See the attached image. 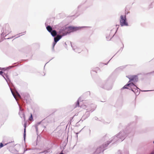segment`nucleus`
I'll list each match as a JSON object with an SVG mask.
<instances>
[{
    "label": "nucleus",
    "mask_w": 154,
    "mask_h": 154,
    "mask_svg": "<svg viewBox=\"0 0 154 154\" xmlns=\"http://www.w3.org/2000/svg\"><path fill=\"white\" fill-rule=\"evenodd\" d=\"M130 79V81L128 82L131 81H136L137 80V76L136 75H134L132 76H131L129 78Z\"/></svg>",
    "instance_id": "39448f33"
},
{
    "label": "nucleus",
    "mask_w": 154,
    "mask_h": 154,
    "mask_svg": "<svg viewBox=\"0 0 154 154\" xmlns=\"http://www.w3.org/2000/svg\"><path fill=\"white\" fill-rule=\"evenodd\" d=\"M153 143H154V141H153Z\"/></svg>",
    "instance_id": "6ab92c4d"
},
{
    "label": "nucleus",
    "mask_w": 154,
    "mask_h": 154,
    "mask_svg": "<svg viewBox=\"0 0 154 154\" xmlns=\"http://www.w3.org/2000/svg\"><path fill=\"white\" fill-rule=\"evenodd\" d=\"M12 66V67H14V66Z\"/></svg>",
    "instance_id": "dca6fc26"
},
{
    "label": "nucleus",
    "mask_w": 154,
    "mask_h": 154,
    "mask_svg": "<svg viewBox=\"0 0 154 154\" xmlns=\"http://www.w3.org/2000/svg\"><path fill=\"white\" fill-rule=\"evenodd\" d=\"M62 37V35H57V37L54 38V40L55 42L53 43V48L54 47L56 43Z\"/></svg>",
    "instance_id": "f03ea898"
},
{
    "label": "nucleus",
    "mask_w": 154,
    "mask_h": 154,
    "mask_svg": "<svg viewBox=\"0 0 154 154\" xmlns=\"http://www.w3.org/2000/svg\"><path fill=\"white\" fill-rule=\"evenodd\" d=\"M114 33H108L107 34L106 36V38L107 40H110V39L114 36Z\"/></svg>",
    "instance_id": "20e7f679"
},
{
    "label": "nucleus",
    "mask_w": 154,
    "mask_h": 154,
    "mask_svg": "<svg viewBox=\"0 0 154 154\" xmlns=\"http://www.w3.org/2000/svg\"><path fill=\"white\" fill-rule=\"evenodd\" d=\"M4 74H5V73L3 72L2 71H0V75H1L5 79V77L4 75Z\"/></svg>",
    "instance_id": "9b49d317"
},
{
    "label": "nucleus",
    "mask_w": 154,
    "mask_h": 154,
    "mask_svg": "<svg viewBox=\"0 0 154 154\" xmlns=\"http://www.w3.org/2000/svg\"><path fill=\"white\" fill-rule=\"evenodd\" d=\"M7 144V143H6V144H5V145H6Z\"/></svg>",
    "instance_id": "f3484780"
},
{
    "label": "nucleus",
    "mask_w": 154,
    "mask_h": 154,
    "mask_svg": "<svg viewBox=\"0 0 154 154\" xmlns=\"http://www.w3.org/2000/svg\"><path fill=\"white\" fill-rule=\"evenodd\" d=\"M33 119L32 116V114H31L29 118V120L30 121L32 120Z\"/></svg>",
    "instance_id": "ddd939ff"
},
{
    "label": "nucleus",
    "mask_w": 154,
    "mask_h": 154,
    "mask_svg": "<svg viewBox=\"0 0 154 154\" xmlns=\"http://www.w3.org/2000/svg\"><path fill=\"white\" fill-rule=\"evenodd\" d=\"M45 75V73L43 71L41 72H40V75L42 76H43L44 75Z\"/></svg>",
    "instance_id": "f8f14e48"
},
{
    "label": "nucleus",
    "mask_w": 154,
    "mask_h": 154,
    "mask_svg": "<svg viewBox=\"0 0 154 154\" xmlns=\"http://www.w3.org/2000/svg\"><path fill=\"white\" fill-rule=\"evenodd\" d=\"M4 75L5 77V76L6 77H7V74H6L5 73V74H4Z\"/></svg>",
    "instance_id": "2eb2a0df"
},
{
    "label": "nucleus",
    "mask_w": 154,
    "mask_h": 154,
    "mask_svg": "<svg viewBox=\"0 0 154 154\" xmlns=\"http://www.w3.org/2000/svg\"><path fill=\"white\" fill-rule=\"evenodd\" d=\"M4 146V145L2 143H1L0 144V147H2Z\"/></svg>",
    "instance_id": "4468645a"
},
{
    "label": "nucleus",
    "mask_w": 154,
    "mask_h": 154,
    "mask_svg": "<svg viewBox=\"0 0 154 154\" xmlns=\"http://www.w3.org/2000/svg\"><path fill=\"white\" fill-rule=\"evenodd\" d=\"M51 34L52 36L54 37L56 35L57 33L55 30H53L51 32Z\"/></svg>",
    "instance_id": "423d86ee"
},
{
    "label": "nucleus",
    "mask_w": 154,
    "mask_h": 154,
    "mask_svg": "<svg viewBox=\"0 0 154 154\" xmlns=\"http://www.w3.org/2000/svg\"><path fill=\"white\" fill-rule=\"evenodd\" d=\"M127 86H129L131 88H133V87H135L136 88H137V86H135L133 83H128L127 85H125L122 88V89H125V88H127Z\"/></svg>",
    "instance_id": "7ed1b4c3"
},
{
    "label": "nucleus",
    "mask_w": 154,
    "mask_h": 154,
    "mask_svg": "<svg viewBox=\"0 0 154 154\" xmlns=\"http://www.w3.org/2000/svg\"><path fill=\"white\" fill-rule=\"evenodd\" d=\"M132 91H133V90L132 89Z\"/></svg>",
    "instance_id": "a211bd4d"
},
{
    "label": "nucleus",
    "mask_w": 154,
    "mask_h": 154,
    "mask_svg": "<svg viewBox=\"0 0 154 154\" xmlns=\"http://www.w3.org/2000/svg\"><path fill=\"white\" fill-rule=\"evenodd\" d=\"M79 101L78 100L77 102L75 103V105L74 106V108H75L77 107H79Z\"/></svg>",
    "instance_id": "6e6552de"
},
{
    "label": "nucleus",
    "mask_w": 154,
    "mask_h": 154,
    "mask_svg": "<svg viewBox=\"0 0 154 154\" xmlns=\"http://www.w3.org/2000/svg\"><path fill=\"white\" fill-rule=\"evenodd\" d=\"M26 123H25L24 124V136L25 137L26 135Z\"/></svg>",
    "instance_id": "9d476101"
},
{
    "label": "nucleus",
    "mask_w": 154,
    "mask_h": 154,
    "mask_svg": "<svg viewBox=\"0 0 154 154\" xmlns=\"http://www.w3.org/2000/svg\"><path fill=\"white\" fill-rule=\"evenodd\" d=\"M80 29V28L79 27H72V29L74 31H77Z\"/></svg>",
    "instance_id": "1a4fd4ad"
},
{
    "label": "nucleus",
    "mask_w": 154,
    "mask_h": 154,
    "mask_svg": "<svg viewBox=\"0 0 154 154\" xmlns=\"http://www.w3.org/2000/svg\"><path fill=\"white\" fill-rule=\"evenodd\" d=\"M120 22V25L121 26H128V23L126 20L125 15L121 16Z\"/></svg>",
    "instance_id": "f257e3e1"
},
{
    "label": "nucleus",
    "mask_w": 154,
    "mask_h": 154,
    "mask_svg": "<svg viewBox=\"0 0 154 154\" xmlns=\"http://www.w3.org/2000/svg\"><path fill=\"white\" fill-rule=\"evenodd\" d=\"M47 30L49 32H51L52 31V28L50 26H48L46 27Z\"/></svg>",
    "instance_id": "0eeeda50"
}]
</instances>
